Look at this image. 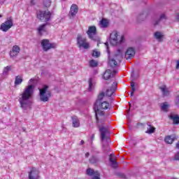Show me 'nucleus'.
Here are the masks:
<instances>
[{
	"label": "nucleus",
	"instance_id": "nucleus-31",
	"mask_svg": "<svg viewBox=\"0 0 179 179\" xmlns=\"http://www.w3.org/2000/svg\"><path fill=\"white\" fill-rule=\"evenodd\" d=\"M154 37L158 40V41H162V38L164 37V35L160 31H157L154 34Z\"/></svg>",
	"mask_w": 179,
	"mask_h": 179
},
{
	"label": "nucleus",
	"instance_id": "nucleus-23",
	"mask_svg": "<svg viewBox=\"0 0 179 179\" xmlns=\"http://www.w3.org/2000/svg\"><path fill=\"white\" fill-rule=\"evenodd\" d=\"M146 17H148V14H146V13H141L138 14L137 20L139 23H141V22L146 20Z\"/></svg>",
	"mask_w": 179,
	"mask_h": 179
},
{
	"label": "nucleus",
	"instance_id": "nucleus-10",
	"mask_svg": "<svg viewBox=\"0 0 179 179\" xmlns=\"http://www.w3.org/2000/svg\"><path fill=\"white\" fill-rule=\"evenodd\" d=\"M87 34L91 40H96L94 36L97 34V28L96 26H90L88 27V30L87 31Z\"/></svg>",
	"mask_w": 179,
	"mask_h": 179
},
{
	"label": "nucleus",
	"instance_id": "nucleus-47",
	"mask_svg": "<svg viewBox=\"0 0 179 179\" xmlns=\"http://www.w3.org/2000/svg\"><path fill=\"white\" fill-rule=\"evenodd\" d=\"M176 69H179V60L176 63Z\"/></svg>",
	"mask_w": 179,
	"mask_h": 179
},
{
	"label": "nucleus",
	"instance_id": "nucleus-4",
	"mask_svg": "<svg viewBox=\"0 0 179 179\" xmlns=\"http://www.w3.org/2000/svg\"><path fill=\"white\" fill-rule=\"evenodd\" d=\"M39 99L43 103H46L50 100V97H51V92L48 90V85H43L42 89L39 88Z\"/></svg>",
	"mask_w": 179,
	"mask_h": 179
},
{
	"label": "nucleus",
	"instance_id": "nucleus-50",
	"mask_svg": "<svg viewBox=\"0 0 179 179\" xmlns=\"http://www.w3.org/2000/svg\"><path fill=\"white\" fill-rule=\"evenodd\" d=\"M134 92H135V91H132V90H131V94H130V96H134Z\"/></svg>",
	"mask_w": 179,
	"mask_h": 179
},
{
	"label": "nucleus",
	"instance_id": "nucleus-21",
	"mask_svg": "<svg viewBox=\"0 0 179 179\" xmlns=\"http://www.w3.org/2000/svg\"><path fill=\"white\" fill-rule=\"evenodd\" d=\"M177 139V136H176L175 134H172L171 136H167L165 137L164 141L166 143H168L169 145H171L174 141Z\"/></svg>",
	"mask_w": 179,
	"mask_h": 179
},
{
	"label": "nucleus",
	"instance_id": "nucleus-40",
	"mask_svg": "<svg viewBox=\"0 0 179 179\" xmlns=\"http://www.w3.org/2000/svg\"><path fill=\"white\" fill-rule=\"evenodd\" d=\"M8 71H10V66H7L6 67H5V68L3 69V73H8Z\"/></svg>",
	"mask_w": 179,
	"mask_h": 179
},
{
	"label": "nucleus",
	"instance_id": "nucleus-24",
	"mask_svg": "<svg viewBox=\"0 0 179 179\" xmlns=\"http://www.w3.org/2000/svg\"><path fill=\"white\" fill-rule=\"evenodd\" d=\"M89 162L90 163H91V164H97V163L100 162V159L99 158V157L94 155L90 158Z\"/></svg>",
	"mask_w": 179,
	"mask_h": 179
},
{
	"label": "nucleus",
	"instance_id": "nucleus-11",
	"mask_svg": "<svg viewBox=\"0 0 179 179\" xmlns=\"http://www.w3.org/2000/svg\"><path fill=\"white\" fill-rule=\"evenodd\" d=\"M29 179H40V171L36 168H32L31 171L29 172Z\"/></svg>",
	"mask_w": 179,
	"mask_h": 179
},
{
	"label": "nucleus",
	"instance_id": "nucleus-20",
	"mask_svg": "<svg viewBox=\"0 0 179 179\" xmlns=\"http://www.w3.org/2000/svg\"><path fill=\"white\" fill-rule=\"evenodd\" d=\"M72 125L73 128H79L80 127V120L76 116L71 117Z\"/></svg>",
	"mask_w": 179,
	"mask_h": 179
},
{
	"label": "nucleus",
	"instance_id": "nucleus-44",
	"mask_svg": "<svg viewBox=\"0 0 179 179\" xmlns=\"http://www.w3.org/2000/svg\"><path fill=\"white\" fill-rule=\"evenodd\" d=\"M120 177H121L122 178H124V179H127V176L124 173H120Z\"/></svg>",
	"mask_w": 179,
	"mask_h": 179
},
{
	"label": "nucleus",
	"instance_id": "nucleus-26",
	"mask_svg": "<svg viewBox=\"0 0 179 179\" xmlns=\"http://www.w3.org/2000/svg\"><path fill=\"white\" fill-rule=\"evenodd\" d=\"M147 131L146 134H153L155 131H156V128H155L150 123L147 124Z\"/></svg>",
	"mask_w": 179,
	"mask_h": 179
},
{
	"label": "nucleus",
	"instance_id": "nucleus-16",
	"mask_svg": "<svg viewBox=\"0 0 179 179\" xmlns=\"http://www.w3.org/2000/svg\"><path fill=\"white\" fill-rule=\"evenodd\" d=\"M37 31L39 36H43L44 33H47V24L40 25L37 28Z\"/></svg>",
	"mask_w": 179,
	"mask_h": 179
},
{
	"label": "nucleus",
	"instance_id": "nucleus-2",
	"mask_svg": "<svg viewBox=\"0 0 179 179\" xmlns=\"http://www.w3.org/2000/svg\"><path fill=\"white\" fill-rule=\"evenodd\" d=\"M125 41V36L120 35L117 31H113L110 35V43L111 45H119Z\"/></svg>",
	"mask_w": 179,
	"mask_h": 179
},
{
	"label": "nucleus",
	"instance_id": "nucleus-38",
	"mask_svg": "<svg viewBox=\"0 0 179 179\" xmlns=\"http://www.w3.org/2000/svg\"><path fill=\"white\" fill-rule=\"evenodd\" d=\"M92 57H96V58H99V57H100V52L97 50H93Z\"/></svg>",
	"mask_w": 179,
	"mask_h": 179
},
{
	"label": "nucleus",
	"instance_id": "nucleus-19",
	"mask_svg": "<svg viewBox=\"0 0 179 179\" xmlns=\"http://www.w3.org/2000/svg\"><path fill=\"white\" fill-rule=\"evenodd\" d=\"M99 131L101 132V141H104V139H106V135L110 134V132L108 131V129L104 127H100Z\"/></svg>",
	"mask_w": 179,
	"mask_h": 179
},
{
	"label": "nucleus",
	"instance_id": "nucleus-45",
	"mask_svg": "<svg viewBox=\"0 0 179 179\" xmlns=\"http://www.w3.org/2000/svg\"><path fill=\"white\" fill-rule=\"evenodd\" d=\"M93 179H100V173L99 174H96Z\"/></svg>",
	"mask_w": 179,
	"mask_h": 179
},
{
	"label": "nucleus",
	"instance_id": "nucleus-28",
	"mask_svg": "<svg viewBox=\"0 0 179 179\" xmlns=\"http://www.w3.org/2000/svg\"><path fill=\"white\" fill-rule=\"evenodd\" d=\"M94 110H95L96 122H99V116L98 115H104V111L101 110L99 108H97L96 109V108H94Z\"/></svg>",
	"mask_w": 179,
	"mask_h": 179
},
{
	"label": "nucleus",
	"instance_id": "nucleus-25",
	"mask_svg": "<svg viewBox=\"0 0 179 179\" xmlns=\"http://www.w3.org/2000/svg\"><path fill=\"white\" fill-rule=\"evenodd\" d=\"M112 73H113V72L111 71V70H110V69L106 70L103 76V79H105V80H108V79H110V78H111Z\"/></svg>",
	"mask_w": 179,
	"mask_h": 179
},
{
	"label": "nucleus",
	"instance_id": "nucleus-48",
	"mask_svg": "<svg viewBox=\"0 0 179 179\" xmlns=\"http://www.w3.org/2000/svg\"><path fill=\"white\" fill-rule=\"evenodd\" d=\"M117 70H114L113 73H112V76H114V75H115V73H117Z\"/></svg>",
	"mask_w": 179,
	"mask_h": 179
},
{
	"label": "nucleus",
	"instance_id": "nucleus-7",
	"mask_svg": "<svg viewBox=\"0 0 179 179\" xmlns=\"http://www.w3.org/2000/svg\"><path fill=\"white\" fill-rule=\"evenodd\" d=\"M38 19L41 22H49L51 19V12L47 11H39L38 13Z\"/></svg>",
	"mask_w": 179,
	"mask_h": 179
},
{
	"label": "nucleus",
	"instance_id": "nucleus-46",
	"mask_svg": "<svg viewBox=\"0 0 179 179\" xmlns=\"http://www.w3.org/2000/svg\"><path fill=\"white\" fill-rule=\"evenodd\" d=\"M85 156L87 159L90 156V152H86Z\"/></svg>",
	"mask_w": 179,
	"mask_h": 179
},
{
	"label": "nucleus",
	"instance_id": "nucleus-35",
	"mask_svg": "<svg viewBox=\"0 0 179 179\" xmlns=\"http://www.w3.org/2000/svg\"><path fill=\"white\" fill-rule=\"evenodd\" d=\"M93 87H94V84L93 83V80L90 78L89 80V91L92 92L93 90Z\"/></svg>",
	"mask_w": 179,
	"mask_h": 179
},
{
	"label": "nucleus",
	"instance_id": "nucleus-43",
	"mask_svg": "<svg viewBox=\"0 0 179 179\" xmlns=\"http://www.w3.org/2000/svg\"><path fill=\"white\" fill-rule=\"evenodd\" d=\"M176 106H178V107H179V96H178L176 97Z\"/></svg>",
	"mask_w": 179,
	"mask_h": 179
},
{
	"label": "nucleus",
	"instance_id": "nucleus-3",
	"mask_svg": "<svg viewBox=\"0 0 179 179\" xmlns=\"http://www.w3.org/2000/svg\"><path fill=\"white\" fill-rule=\"evenodd\" d=\"M121 58H122V52L120 50H118L117 53L114 54L113 57L108 55V66L110 68H115L118 65L117 61H120Z\"/></svg>",
	"mask_w": 179,
	"mask_h": 179
},
{
	"label": "nucleus",
	"instance_id": "nucleus-51",
	"mask_svg": "<svg viewBox=\"0 0 179 179\" xmlns=\"http://www.w3.org/2000/svg\"><path fill=\"white\" fill-rule=\"evenodd\" d=\"M176 148L179 149V142L176 143Z\"/></svg>",
	"mask_w": 179,
	"mask_h": 179
},
{
	"label": "nucleus",
	"instance_id": "nucleus-13",
	"mask_svg": "<svg viewBox=\"0 0 179 179\" xmlns=\"http://www.w3.org/2000/svg\"><path fill=\"white\" fill-rule=\"evenodd\" d=\"M19 52H20V47H19L17 45L13 46L12 50L10 51V58L17 57V55H19Z\"/></svg>",
	"mask_w": 179,
	"mask_h": 179
},
{
	"label": "nucleus",
	"instance_id": "nucleus-33",
	"mask_svg": "<svg viewBox=\"0 0 179 179\" xmlns=\"http://www.w3.org/2000/svg\"><path fill=\"white\" fill-rule=\"evenodd\" d=\"M97 65H99V63L97 62V61L94 59H92L90 61V66H91L92 68H94L97 66Z\"/></svg>",
	"mask_w": 179,
	"mask_h": 179
},
{
	"label": "nucleus",
	"instance_id": "nucleus-32",
	"mask_svg": "<svg viewBox=\"0 0 179 179\" xmlns=\"http://www.w3.org/2000/svg\"><path fill=\"white\" fill-rule=\"evenodd\" d=\"M100 107L102 108V110H108L110 108V103L107 101H103L101 103Z\"/></svg>",
	"mask_w": 179,
	"mask_h": 179
},
{
	"label": "nucleus",
	"instance_id": "nucleus-14",
	"mask_svg": "<svg viewBox=\"0 0 179 179\" xmlns=\"http://www.w3.org/2000/svg\"><path fill=\"white\" fill-rule=\"evenodd\" d=\"M78 10H79V8L78 7V5L76 4H73L71 6L70 8V12L69 13V16L70 19H72L76 16V14L78 13Z\"/></svg>",
	"mask_w": 179,
	"mask_h": 179
},
{
	"label": "nucleus",
	"instance_id": "nucleus-5",
	"mask_svg": "<svg viewBox=\"0 0 179 179\" xmlns=\"http://www.w3.org/2000/svg\"><path fill=\"white\" fill-rule=\"evenodd\" d=\"M76 41L78 48H83L84 50H89L90 48V45L88 43L87 39L82 35L78 34Z\"/></svg>",
	"mask_w": 179,
	"mask_h": 179
},
{
	"label": "nucleus",
	"instance_id": "nucleus-53",
	"mask_svg": "<svg viewBox=\"0 0 179 179\" xmlns=\"http://www.w3.org/2000/svg\"><path fill=\"white\" fill-rule=\"evenodd\" d=\"M92 139H94V135H92Z\"/></svg>",
	"mask_w": 179,
	"mask_h": 179
},
{
	"label": "nucleus",
	"instance_id": "nucleus-37",
	"mask_svg": "<svg viewBox=\"0 0 179 179\" xmlns=\"http://www.w3.org/2000/svg\"><path fill=\"white\" fill-rule=\"evenodd\" d=\"M167 19V17L166 16V14H162L159 17V20L157 21L155 24H159L160 22V20H166Z\"/></svg>",
	"mask_w": 179,
	"mask_h": 179
},
{
	"label": "nucleus",
	"instance_id": "nucleus-12",
	"mask_svg": "<svg viewBox=\"0 0 179 179\" xmlns=\"http://www.w3.org/2000/svg\"><path fill=\"white\" fill-rule=\"evenodd\" d=\"M135 54H136V51L134 48H129L125 52V58L126 59H132L134 57H135Z\"/></svg>",
	"mask_w": 179,
	"mask_h": 179
},
{
	"label": "nucleus",
	"instance_id": "nucleus-55",
	"mask_svg": "<svg viewBox=\"0 0 179 179\" xmlns=\"http://www.w3.org/2000/svg\"><path fill=\"white\" fill-rule=\"evenodd\" d=\"M129 110H130V109H129V110H128V111H129Z\"/></svg>",
	"mask_w": 179,
	"mask_h": 179
},
{
	"label": "nucleus",
	"instance_id": "nucleus-49",
	"mask_svg": "<svg viewBox=\"0 0 179 179\" xmlns=\"http://www.w3.org/2000/svg\"><path fill=\"white\" fill-rule=\"evenodd\" d=\"M80 145H85V141L82 140V141H80Z\"/></svg>",
	"mask_w": 179,
	"mask_h": 179
},
{
	"label": "nucleus",
	"instance_id": "nucleus-30",
	"mask_svg": "<svg viewBox=\"0 0 179 179\" xmlns=\"http://www.w3.org/2000/svg\"><path fill=\"white\" fill-rule=\"evenodd\" d=\"M22 82H23V78H22V76H17L15 77V86H19V85H22Z\"/></svg>",
	"mask_w": 179,
	"mask_h": 179
},
{
	"label": "nucleus",
	"instance_id": "nucleus-15",
	"mask_svg": "<svg viewBox=\"0 0 179 179\" xmlns=\"http://www.w3.org/2000/svg\"><path fill=\"white\" fill-rule=\"evenodd\" d=\"M169 120L173 121V125H178V124H179V115H178L174 114V113H171L169 115Z\"/></svg>",
	"mask_w": 179,
	"mask_h": 179
},
{
	"label": "nucleus",
	"instance_id": "nucleus-52",
	"mask_svg": "<svg viewBox=\"0 0 179 179\" xmlns=\"http://www.w3.org/2000/svg\"><path fill=\"white\" fill-rule=\"evenodd\" d=\"M33 78H31L30 80H29V82H33Z\"/></svg>",
	"mask_w": 179,
	"mask_h": 179
},
{
	"label": "nucleus",
	"instance_id": "nucleus-34",
	"mask_svg": "<svg viewBox=\"0 0 179 179\" xmlns=\"http://www.w3.org/2000/svg\"><path fill=\"white\" fill-rule=\"evenodd\" d=\"M104 96H106V94H104V92H101L99 95H98V99L96 100V104H99V101H101V100H103V99H104Z\"/></svg>",
	"mask_w": 179,
	"mask_h": 179
},
{
	"label": "nucleus",
	"instance_id": "nucleus-41",
	"mask_svg": "<svg viewBox=\"0 0 179 179\" xmlns=\"http://www.w3.org/2000/svg\"><path fill=\"white\" fill-rule=\"evenodd\" d=\"M131 90L133 92H135V83L134 81L131 82Z\"/></svg>",
	"mask_w": 179,
	"mask_h": 179
},
{
	"label": "nucleus",
	"instance_id": "nucleus-54",
	"mask_svg": "<svg viewBox=\"0 0 179 179\" xmlns=\"http://www.w3.org/2000/svg\"><path fill=\"white\" fill-rule=\"evenodd\" d=\"M0 17H2V15L0 14Z\"/></svg>",
	"mask_w": 179,
	"mask_h": 179
},
{
	"label": "nucleus",
	"instance_id": "nucleus-29",
	"mask_svg": "<svg viewBox=\"0 0 179 179\" xmlns=\"http://www.w3.org/2000/svg\"><path fill=\"white\" fill-rule=\"evenodd\" d=\"M86 174L87 176H97V174H99V171H95L94 172V170H93L92 169L89 168L86 171Z\"/></svg>",
	"mask_w": 179,
	"mask_h": 179
},
{
	"label": "nucleus",
	"instance_id": "nucleus-8",
	"mask_svg": "<svg viewBox=\"0 0 179 179\" xmlns=\"http://www.w3.org/2000/svg\"><path fill=\"white\" fill-rule=\"evenodd\" d=\"M41 44L43 51L45 52L48 51L49 50H51V48H55V43H50V41L48 39L42 40Z\"/></svg>",
	"mask_w": 179,
	"mask_h": 179
},
{
	"label": "nucleus",
	"instance_id": "nucleus-18",
	"mask_svg": "<svg viewBox=\"0 0 179 179\" xmlns=\"http://www.w3.org/2000/svg\"><path fill=\"white\" fill-rule=\"evenodd\" d=\"M115 156L114 154H110L109 155V162L111 163V167H113V169H118V163L115 162V159L113 158Z\"/></svg>",
	"mask_w": 179,
	"mask_h": 179
},
{
	"label": "nucleus",
	"instance_id": "nucleus-39",
	"mask_svg": "<svg viewBox=\"0 0 179 179\" xmlns=\"http://www.w3.org/2000/svg\"><path fill=\"white\" fill-rule=\"evenodd\" d=\"M173 160L175 162H179V152H177L176 154H175L174 157H173Z\"/></svg>",
	"mask_w": 179,
	"mask_h": 179
},
{
	"label": "nucleus",
	"instance_id": "nucleus-22",
	"mask_svg": "<svg viewBox=\"0 0 179 179\" xmlns=\"http://www.w3.org/2000/svg\"><path fill=\"white\" fill-rule=\"evenodd\" d=\"M159 90H161L163 96H170V90L166 85H162L159 87Z\"/></svg>",
	"mask_w": 179,
	"mask_h": 179
},
{
	"label": "nucleus",
	"instance_id": "nucleus-17",
	"mask_svg": "<svg viewBox=\"0 0 179 179\" xmlns=\"http://www.w3.org/2000/svg\"><path fill=\"white\" fill-rule=\"evenodd\" d=\"M108 26H110V22L108 20L102 18L101 20L99 21V27L101 29H107Z\"/></svg>",
	"mask_w": 179,
	"mask_h": 179
},
{
	"label": "nucleus",
	"instance_id": "nucleus-1",
	"mask_svg": "<svg viewBox=\"0 0 179 179\" xmlns=\"http://www.w3.org/2000/svg\"><path fill=\"white\" fill-rule=\"evenodd\" d=\"M34 93V86L29 85L27 86L24 91L20 94L19 103L22 110H27L30 107L31 102L30 99Z\"/></svg>",
	"mask_w": 179,
	"mask_h": 179
},
{
	"label": "nucleus",
	"instance_id": "nucleus-36",
	"mask_svg": "<svg viewBox=\"0 0 179 179\" xmlns=\"http://www.w3.org/2000/svg\"><path fill=\"white\" fill-rule=\"evenodd\" d=\"M43 6L45 8H50L51 6V0H43Z\"/></svg>",
	"mask_w": 179,
	"mask_h": 179
},
{
	"label": "nucleus",
	"instance_id": "nucleus-27",
	"mask_svg": "<svg viewBox=\"0 0 179 179\" xmlns=\"http://www.w3.org/2000/svg\"><path fill=\"white\" fill-rule=\"evenodd\" d=\"M170 107V105L167 102H164L162 103L161 106V110L164 111V113H167L169 111V108Z\"/></svg>",
	"mask_w": 179,
	"mask_h": 179
},
{
	"label": "nucleus",
	"instance_id": "nucleus-9",
	"mask_svg": "<svg viewBox=\"0 0 179 179\" xmlns=\"http://www.w3.org/2000/svg\"><path fill=\"white\" fill-rule=\"evenodd\" d=\"M13 26V21L11 19L7 20L6 22L2 23L0 27V30L2 31H8Z\"/></svg>",
	"mask_w": 179,
	"mask_h": 179
},
{
	"label": "nucleus",
	"instance_id": "nucleus-42",
	"mask_svg": "<svg viewBox=\"0 0 179 179\" xmlns=\"http://www.w3.org/2000/svg\"><path fill=\"white\" fill-rule=\"evenodd\" d=\"M105 45H106V49H107V52H108V55H110V50L108 49V43H106Z\"/></svg>",
	"mask_w": 179,
	"mask_h": 179
},
{
	"label": "nucleus",
	"instance_id": "nucleus-6",
	"mask_svg": "<svg viewBox=\"0 0 179 179\" xmlns=\"http://www.w3.org/2000/svg\"><path fill=\"white\" fill-rule=\"evenodd\" d=\"M105 87H108L106 91V95L108 97H111L114 93H115V90H117V83L113 82L110 86H108V81H106Z\"/></svg>",
	"mask_w": 179,
	"mask_h": 179
}]
</instances>
